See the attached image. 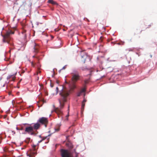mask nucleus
I'll return each instance as SVG.
<instances>
[{"label": "nucleus", "instance_id": "nucleus-41", "mask_svg": "<svg viewBox=\"0 0 157 157\" xmlns=\"http://www.w3.org/2000/svg\"><path fill=\"white\" fill-rule=\"evenodd\" d=\"M1 143V142L0 141V143Z\"/></svg>", "mask_w": 157, "mask_h": 157}, {"label": "nucleus", "instance_id": "nucleus-12", "mask_svg": "<svg viewBox=\"0 0 157 157\" xmlns=\"http://www.w3.org/2000/svg\"><path fill=\"white\" fill-rule=\"evenodd\" d=\"M54 107L53 111L55 112L57 114L58 117H59V109L58 108H56L54 105H53Z\"/></svg>", "mask_w": 157, "mask_h": 157}, {"label": "nucleus", "instance_id": "nucleus-11", "mask_svg": "<svg viewBox=\"0 0 157 157\" xmlns=\"http://www.w3.org/2000/svg\"><path fill=\"white\" fill-rule=\"evenodd\" d=\"M66 145L70 150L71 149L73 148V145L71 142H69L67 143Z\"/></svg>", "mask_w": 157, "mask_h": 157}, {"label": "nucleus", "instance_id": "nucleus-23", "mask_svg": "<svg viewBox=\"0 0 157 157\" xmlns=\"http://www.w3.org/2000/svg\"><path fill=\"white\" fill-rule=\"evenodd\" d=\"M86 91V89L85 88H83L81 90V92L82 93L83 92H84Z\"/></svg>", "mask_w": 157, "mask_h": 157}, {"label": "nucleus", "instance_id": "nucleus-1", "mask_svg": "<svg viewBox=\"0 0 157 157\" xmlns=\"http://www.w3.org/2000/svg\"><path fill=\"white\" fill-rule=\"evenodd\" d=\"M70 93V90L67 89L64 86H62V89L59 93L61 96L60 99L59 100V104L61 108L63 107L64 105V103L66 101L67 97Z\"/></svg>", "mask_w": 157, "mask_h": 157}, {"label": "nucleus", "instance_id": "nucleus-38", "mask_svg": "<svg viewBox=\"0 0 157 157\" xmlns=\"http://www.w3.org/2000/svg\"><path fill=\"white\" fill-rule=\"evenodd\" d=\"M152 57V56L151 55H150V57L151 58Z\"/></svg>", "mask_w": 157, "mask_h": 157}, {"label": "nucleus", "instance_id": "nucleus-16", "mask_svg": "<svg viewBox=\"0 0 157 157\" xmlns=\"http://www.w3.org/2000/svg\"><path fill=\"white\" fill-rule=\"evenodd\" d=\"M48 2L52 4H56V2H54L53 0H48Z\"/></svg>", "mask_w": 157, "mask_h": 157}, {"label": "nucleus", "instance_id": "nucleus-17", "mask_svg": "<svg viewBox=\"0 0 157 157\" xmlns=\"http://www.w3.org/2000/svg\"><path fill=\"white\" fill-rule=\"evenodd\" d=\"M30 140V138H27L25 140V142L27 143H29V142Z\"/></svg>", "mask_w": 157, "mask_h": 157}, {"label": "nucleus", "instance_id": "nucleus-34", "mask_svg": "<svg viewBox=\"0 0 157 157\" xmlns=\"http://www.w3.org/2000/svg\"><path fill=\"white\" fill-rule=\"evenodd\" d=\"M16 129L17 130H19V128L18 127H17Z\"/></svg>", "mask_w": 157, "mask_h": 157}, {"label": "nucleus", "instance_id": "nucleus-26", "mask_svg": "<svg viewBox=\"0 0 157 157\" xmlns=\"http://www.w3.org/2000/svg\"><path fill=\"white\" fill-rule=\"evenodd\" d=\"M59 40L60 41V46H62L63 45V42L60 40V39H59Z\"/></svg>", "mask_w": 157, "mask_h": 157}, {"label": "nucleus", "instance_id": "nucleus-24", "mask_svg": "<svg viewBox=\"0 0 157 157\" xmlns=\"http://www.w3.org/2000/svg\"><path fill=\"white\" fill-rule=\"evenodd\" d=\"M82 93L80 91V92H78L77 94V96L79 97L82 94Z\"/></svg>", "mask_w": 157, "mask_h": 157}, {"label": "nucleus", "instance_id": "nucleus-15", "mask_svg": "<svg viewBox=\"0 0 157 157\" xmlns=\"http://www.w3.org/2000/svg\"><path fill=\"white\" fill-rule=\"evenodd\" d=\"M44 102V100H42L40 101L38 103V106L39 107H41L42 106V105Z\"/></svg>", "mask_w": 157, "mask_h": 157}, {"label": "nucleus", "instance_id": "nucleus-27", "mask_svg": "<svg viewBox=\"0 0 157 157\" xmlns=\"http://www.w3.org/2000/svg\"><path fill=\"white\" fill-rule=\"evenodd\" d=\"M19 130H22L24 129V128L22 127H21L19 128Z\"/></svg>", "mask_w": 157, "mask_h": 157}, {"label": "nucleus", "instance_id": "nucleus-40", "mask_svg": "<svg viewBox=\"0 0 157 157\" xmlns=\"http://www.w3.org/2000/svg\"><path fill=\"white\" fill-rule=\"evenodd\" d=\"M65 82H66L67 83V82H66V81Z\"/></svg>", "mask_w": 157, "mask_h": 157}, {"label": "nucleus", "instance_id": "nucleus-39", "mask_svg": "<svg viewBox=\"0 0 157 157\" xmlns=\"http://www.w3.org/2000/svg\"><path fill=\"white\" fill-rule=\"evenodd\" d=\"M69 137V136H67V137Z\"/></svg>", "mask_w": 157, "mask_h": 157}, {"label": "nucleus", "instance_id": "nucleus-3", "mask_svg": "<svg viewBox=\"0 0 157 157\" xmlns=\"http://www.w3.org/2000/svg\"><path fill=\"white\" fill-rule=\"evenodd\" d=\"M14 32L11 30H9L6 32L5 35L3 36V41L5 42H7L8 44H12L10 42L11 40L10 35L11 34H13Z\"/></svg>", "mask_w": 157, "mask_h": 157}, {"label": "nucleus", "instance_id": "nucleus-19", "mask_svg": "<svg viewBox=\"0 0 157 157\" xmlns=\"http://www.w3.org/2000/svg\"><path fill=\"white\" fill-rule=\"evenodd\" d=\"M55 130L56 132H58L59 130V126H57L55 128Z\"/></svg>", "mask_w": 157, "mask_h": 157}, {"label": "nucleus", "instance_id": "nucleus-32", "mask_svg": "<svg viewBox=\"0 0 157 157\" xmlns=\"http://www.w3.org/2000/svg\"><path fill=\"white\" fill-rule=\"evenodd\" d=\"M50 86H51L52 87L54 85H53V84L52 83H51L50 84Z\"/></svg>", "mask_w": 157, "mask_h": 157}, {"label": "nucleus", "instance_id": "nucleus-4", "mask_svg": "<svg viewBox=\"0 0 157 157\" xmlns=\"http://www.w3.org/2000/svg\"><path fill=\"white\" fill-rule=\"evenodd\" d=\"M41 125H44L46 127L48 123V120L47 118L42 117L40 118L38 121V122Z\"/></svg>", "mask_w": 157, "mask_h": 157}, {"label": "nucleus", "instance_id": "nucleus-31", "mask_svg": "<svg viewBox=\"0 0 157 157\" xmlns=\"http://www.w3.org/2000/svg\"><path fill=\"white\" fill-rule=\"evenodd\" d=\"M59 116H60L61 114H62L63 113H62V111H61V110H59Z\"/></svg>", "mask_w": 157, "mask_h": 157}, {"label": "nucleus", "instance_id": "nucleus-5", "mask_svg": "<svg viewBox=\"0 0 157 157\" xmlns=\"http://www.w3.org/2000/svg\"><path fill=\"white\" fill-rule=\"evenodd\" d=\"M61 152L62 157H73L72 155L67 150L61 149Z\"/></svg>", "mask_w": 157, "mask_h": 157}, {"label": "nucleus", "instance_id": "nucleus-28", "mask_svg": "<svg viewBox=\"0 0 157 157\" xmlns=\"http://www.w3.org/2000/svg\"><path fill=\"white\" fill-rule=\"evenodd\" d=\"M124 42H121V43H118L117 44H118V45H120V44H122V45H123L124 44Z\"/></svg>", "mask_w": 157, "mask_h": 157}, {"label": "nucleus", "instance_id": "nucleus-7", "mask_svg": "<svg viewBox=\"0 0 157 157\" xmlns=\"http://www.w3.org/2000/svg\"><path fill=\"white\" fill-rule=\"evenodd\" d=\"M33 58H36V60H33L31 62V66L33 67H35L36 63V61H38L39 58L38 57L36 56L35 55L33 56Z\"/></svg>", "mask_w": 157, "mask_h": 157}, {"label": "nucleus", "instance_id": "nucleus-33", "mask_svg": "<svg viewBox=\"0 0 157 157\" xmlns=\"http://www.w3.org/2000/svg\"><path fill=\"white\" fill-rule=\"evenodd\" d=\"M66 66H64V67H63V69H65V68H66Z\"/></svg>", "mask_w": 157, "mask_h": 157}, {"label": "nucleus", "instance_id": "nucleus-25", "mask_svg": "<svg viewBox=\"0 0 157 157\" xmlns=\"http://www.w3.org/2000/svg\"><path fill=\"white\" fill-rule=\"evenodd\" d=\"M76 87L75 86L74 84H73L72 87L71 88V89L72 90L74 89V88H75Z\"/></svg>", "mask_w": 157, "mask_h": 157}, {"label": "nucleus", "instance_id": "nucleus-10", "mask_svg": "<svg viewBox=\"0 0 157 157\" xmlns=\"http://www.w3.org/2000/svg\"><path fill=\"white\" fill-rule=\"evenodd\" d=\"M36 154L37 152L30 150L29 152V157H34Z\"/></svg>", "mask_w": 157, "mask_h": 157}, {"label": "nucleus", "instance_id": "nucleus-6", "mask_svg": "<svg viewBox=\"0 0 157 157\" xmlns=\"http://www.w3.org/2000/svg\"><path fill=\"white\" fill-rule=\"evenodd\" d=\"M72 74L73 75L71 78L72 80L74 82H76L79 79L80 76L78 72L75 70L73 71V72Z\"/></svg>", "mask_w": 157, "mask_h": 157}, {"label": "nucleus", "instance_id": "nucleus-20", "mask_svg": "<svg viewBox=\"0 0 157 157\" xmlns=\"http://www.w3.org/2000/svg\"><path fill=\"white\" fill-rule=\"evenodd\" d=\"M89 82V79L85 80H84L85 84H87V83H88Z\"/></svg>", "mask_w": 157, "mask_h": 157}, {"label": "nucleus", "instance_id": "nucleus-21", "mask_svg": "<svg viewBox=\"0 0 157 157\" xmlns=\"http://www.w3.org/2000/svg\"><path fill=\"white\" fill-rule=\"evenodd\" d=\"M58 87H57L56 88V95L58 94Z\"/></svg>", "mask_w": 157, "mask_h": 157}, {"label": "nucleus", "instance_id": "nucleus-30", "mask_svg": "<svg viewBox=\"0 0 157 157\" xmlns=\"http://www.w3.org/2000/svg\"><path fill=\"white\" fill-rule=\"evenodd\" d=\"M86 101V100L85 99H84L83 100V101H82V102H84V103H85V102Z\"/></svg>", "mask_w": 157, "mask_h": 157}, {"label": "nucleus", "instance_id": "nucleus-2", "mask_svg": "<svg viewBox=\"0 0 157 157\" xmlns=\"http://www.w3.org/2000/svg\"><path fill=\"white\" fill-rule=\"evenodd\" d=\"M40 127V124L36 123L33 124V125H30L25 128V132L31 135L36 136L38 133L37 130Z\"/></svg>", "mask_w": 157, "mask_h": 157}, {"label": "nucleus", "instance_id": "nucleus-8", "mask_svg": "<svg viewBox=\"0 0 157 157\" xmlns=\"http://www.w3.org/2000/svg\"><path fill=\"white\" fill-rule=\"evenodd\" d=\"M39 48V45L37 44L34 43V45L33 48L34 50L33 52H34L36 54L38 52Z\"/></svg>", "mask_w": 157, "mask_h": 157}, {"label": "nucleus", "instance_id": "nucleus-35", "mask_svg": "<svg viewBox=\"0 0 157 157\" xmlns=\"http://www.w3.org/2000/svg\"><path fill=\"white\" fill-rule=\"evenodd\" d=\"M56 82H57V83H58L59 82V81L58 80H57L56 81Z\"/></svg>", "mask_w": 157, "mask_h": 157}, {"label": "nucleus", "instance_id": "nucleus-37", "mask_svg": "<svg viewBox=\"0 0 157 157\" xmlns=\"http://www.w3.org/2000/svg\"><path fill=\"white\" fill-rule=\"evenodd\" d=\"M40 73V71H39L38 72L37 74H38V73Z\"/></svg>", "mask_w": 157, "mask_h": 157}, {"label": "nucleus", "instance_id": "nucleus-13", "mask_svg": "<svg viewBox=\"0 0 157 157\" xmlns=\"http://www.w3.org/2000/svg\"><path fill=\"white\" fill-rule=\"evenodd\" d=\"M38 148V146L37 147L36 145H33L32 146V149L31 150V151H35L37 152V149Z\"/></svg>", "mask_w": 157, "mask_h": 157}, {"label": "nucleus", "instance_id": "nucleus-36", "mask_svg": "<svg viewBox=\"0 0 157 157\" xmlns=\"http://www.w3.org/2000/svg\"><path fill=\"white\" fill-rule=\"evenodd\" d=\"M133 51V49H132L131 50L130 49V50H129V51Z\"/></svg>", "mask_w": 157, "mask_h": 157}, {"label": "nucleus", "instance_id": "nucleus-29", "mask_svg": "<svg viewBox=\"0 0 157 157\" xmlns=\"http://www.w3.org/2000/svg\"><path fill=\"white\" fill-rule=\"evenodd\" d=\"M46 138V137H45L43 139L41 140H40V141H39L38 142V143H40L43 140H44Z\"/></svg>", "mask_w": 157, "mask_h": 157}, {"label": "nucleus", "instance_id": "nucleus-18", "mask_svg": "<svg viewBox=\"0 0 157 157\" xmlns=\"http://www.w3.org/2000/svg\"><path fill=\"white\" fill-rule=\"evenodd\" d=\"M85 106V103L84 102H82V108H81V110H83L84 108V106Z\"/></svg>", "mask_w": 157, "mask_h": 157}, {"label": "nucleus", "instance_id": "nucleus-22", "mask_svg": "<svg viewBox=\"0 0 157 157\" xmlns=\"http://www.w3.org/2000/svg\"><path fill=\"white\" fill-rule=\"evenodd\" d=\"M81 69L83 71L87 69L86 67H81Z\"/></svg>", "mask_w": 157, "mask_h": 157}, {"label": "nucleus", "instance_id": "nucleus-9", "mask_svg": "<svg viewBox=\"0 0 157 157\" xmlns=\"http://www.w3.org/2000/svg\"><path fill=\"white\" fill-rule=\"evenodd\" d=\"M81 57L82 58V61L84 63L85 62L87 58H88L87 55L85 53L83 54H81Z\"/></svg>", "mask_w": 157, "mask_h": 157}, {"label": "nucleus", "instance_id": "nucleus-14", "mask_svg": "<svg viewBox=\"0 0 157 157\" xmlns=\"http://www.w3.org/2000/svg\"><path fill=\"white\" fill-rule=\"evenodd\" d=\"M26 32H27L26 30L25 29H24L23 30L22 32V33L23 34H24V37L25 38H26V36H27V34L26 33Z\"/></svg>", "mask_w": 157, "mask_h": 157}]
</instances>
